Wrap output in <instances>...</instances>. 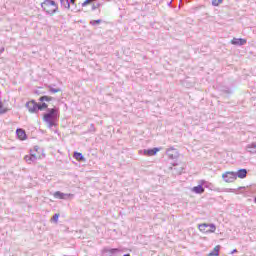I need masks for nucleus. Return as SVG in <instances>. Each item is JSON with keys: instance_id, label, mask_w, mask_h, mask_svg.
I'll return each instance as SVG.
<instances>
[{"instance_id": "obj_22", "label": "nucleus", "mask_w": 256, "mask_h": 256, "mask_svg": "<svg viewBox=\"0 0 256 256\" xmlns=\"http://www.w3.org/2000/svg\"><path fill=\"white\" fill-rule=\"evenodd\" d=\"M93 1H95V0H85L82 3V7H87V5H91V3H93Z\"/></svg>"}, {"instance_id": "obj_13", "label": "nucleus", "mask_w": 256, "mask_h": 256, "mask_svg": "<svg viewBox=\"0 0 256 256\" xmlns=\"http://www.w3.org/2000/svg\"><path fill=\"white\" fill-rule=\"evenodd\" d=\"M238 179H245L247 177V169H240L236 173V178Z\"/></svg>"}, {"instance_id": "obj_18", "label": "nucleus", "mask_w": 256, "mask_h": 256, "mask_svg": "<svg viewBox=\"0 0 256 256\" xmlns=\"http://www.w3.org/2000/svg\"><path fill=\"white\" fill-rule=\"evenodd\" d=\"M49 107V105H47V103L43 102L42 104H38V111H45V109H47Z\"/></svg>"}, {"instance_id": "obj_26", "label": "nucleus", "mask_w": 256, "mask_h": 256, "mask_svg": "<svg viewBox=\"0 0 256 256\" xmlns=\"http://www.w3.org/2000/svg\"><path fill=\"white\" fill-rule=\"evenodd\" d=\"M61 3H66L67 4L66 7H69V0H61Z\"/></svg>"}, {"instance_id": "obj_2", "label": "nucleus", "mask_w": 256, "mask_h": 256, "mask_svg": "<svg viewBox=\"0 0 256 256\" xmlns=\"http://www.w3.org/2000/svg\"><path fill=\"white\" fill-rule=\"evenodd\" d=\"M41 7L48 15H54L59 12V5L53 0H45L41 3Z\"/></svg>"}, {"instance_id": "obj_24", "label": "nucleus", "mask_w": 256, "mask_h": 256, "mask_svg": "<svg viewBox=\"0 0 256 256\" xmlns=\"http://www.w3.org/2000/svg\"><path fill=\"white\" fill-rule=\"evenodd\" d=\"M101 23V20H93L90 22V25H99Z\"/></svg>"}, {"instance_id": "obj_6", "label": "nucleus", "mask_w": 256, "mask_h": 256, "mask_svg": "<svg viewBox=\"0 0 256 256\" xmlns=\"http://www.w3.org/2000/svg\"><path fill=\"white\" fill-rule=\"evenodd\" d=\"M26 108L29 111V113H38L39 104L35 102V100H30L26 103Z\"/></svg>"}, {"instance_id": "obj_4", "label": "nucleus", "mask_w": 256, "mask_h": 256, "mask_svg": "<svg viewBox=\"0 0 256 256\" xmlns=\"http://www.w3.org/2000/svg\"><path fill=\"white\" fill-rule=\"evenodd\" d=\"M30 154H32V157H35L36 160L37 159H43V157H45V153L43 152V148H41L39 146H34L30 150Z\"/></svg>"}, {"instance_id": "obj_25", "label": "nucleus", "mask_w": 256, "mask_h": 256, "mask_svg": "<svg viewBox=\"0 0 256 256\" xmlns=\"http://www.w3.org/2000/svg\"><path fill=\"white\" fill-rule=\"evenodd\" d=\"M52 219L55 221V223H57V221H59V214H55Z\"/></svg>"}, {"instance_id": "obj_30", "label": "nucleus", "mask_w": 256, "mask_h": 256, "mask_svg": "<svg viewBox=\"0 0 256 256\" xmlns=\"http://www.w3.org/2000/svg\"><path fill=\"white\" fill-rule=\"evenodd\" d=\"M254 202L256 203V197H255V199H254Z\"/></svg>"}, {"instance_id": "obj_23", "label": "nucleus", "mask_w": 256, "mask_h": 256, "mask_svg": "<svg viewBox=\"0 0 256 256\" xmlns=\"http://www.w3.org/2000/svg\"><path fill=\"white\" fill-rule=\"evenodd\" d=\"M49 91L50 93H61V89H55V88H52L51 86H49Z\"/></svg>"}, {"instance_id": "obj_15", "label": "nucleus", "mask_w": 256, "mask_h": 256, "mask_svg": "<svg viewBox=\"0 0 256 256\" xmlns=\"http://www.w3.org/2000/svg\"><path fill=\"white\" fill-rule=\"evenodd\" d=\"M219 251H221V245H216L213 249V251H211L208 256H219Z\"/></svg>"}, {"instance_id": "obj_14", "label": "nucleus", "mask_w": 256, "mask_h": 256, "mask_svg": "<svg viewBox=\"0 0 256 256\" xmlns=\"http://www.w3.org/2000/svg\"><path fill=\"white\" fill-rule=\"evenodd\" d=\"M24 161H26V163L31 165V163H33L34 161H37V160L35 157H33V154L30 153V154L24 156Z\"/></svg>"}, {"instance_id": "obj_9", "label": "nucleus", "mask_w": 256, "mask_h": 256, "mask_svg": "<svg viewBox=\"0 0 256 256\" xmlns=\"http://www.w3.org/2000/svg\"><path fill=\"white\" fill-rule=\"evenodd\" d=\"M159 151H160L159 148H152V149L144 150V155H146V157H153V155H157V153H159Z\"/></svg>"}, {"instance_id": "obj_7", "label": "nucleus", "mask_w": 256, "mask_h": 256, "mask_svg": "<svg viewBox=\"0 0 256 256\" xmlns=\"http://www.w3.org/2000/svg\"><path fill=\"white\" fill-rule=\"evenodd\" d=\"M116 253H119V249L117 248H113V249L104 248L102 250V254L105 256H115Z\"/></svg>"}, {"instance_id": "obj_1", "label": "nucleus", "mask_w": 256, "mask_h": 256, "mask_svg": "<svg viewBox=\"0 0 256 256\" xmlns=\"http://www.w3.org/2000/svg\"><path fill=\"white\" fill-rule=\"evenodd\" d=\"M42 120L46 123L48 129L57 127L59 123V109H57V107L48 109L47 112L43 114Z\"/></svg>"}, {"instance_id": "obj_12", "label": "nucleus", "mask_w": 256, "mask_h": 256, "mask_svg": "<svg viewBox=\"0 0 256 256\" xmlns=\"http://www.w3.org/2000/svg\"><path fill=\"white\" fill-rule=\"evenodd\" d=\"M193 193H196L197 195H201L203 193H205V188H203V186L198 185V186H194L192 188Z\"/></svg>"}, {"instance_id": "obj_17", "label": "nucleus", "mask_w": 256, "mask_h": 256, "mask_svg": "<svg viewBox=\"0 0 256 256\" xmlns=\"http://www.w3.org/2000/svg\"><path fill=\"white\" fill-rule=\"evenodd\" d=\"M247 150L249 153H256V143L249 144L247 146Z\"/></svg>"}, {"instance_id": "obj_21", "label": "nucleus", "mask_w": 256, "mask_h": 256, "mask_svg": "<svg viewBox=\"0 0 256 256\" xmlns=\"http://www.w3.org/2000/svg\"><path fill=\"white\" fill-rule=\"evenodd\" d=\"M3 113H7V108L0 102V115H3Z\"/></svg>"}, {"instance_id": "obj_11", "label": "nucleus", "mask_w": 256, "mask_h": 256, "mask_svg": "<svg viewBox=\"0 0 256 256\" xmlns=\"http://www.w3.org/2000/svg\"><path fill=\"white\" fill-rule=\"evenodd\" d=\"M55 199H67V197H71V194H65L60 191H56L54 193Z\"/></svg>"}, {"instance_id": "obj_29", "label": "nucleus", "mask_w": 256, "mask_h": 256, "mask_svg": "<svg viewBox=\"0 0 256 256\" xmlns=\"http://www.w3.org/2000/svg\"><path fill=\"white\" fill-rule=\"evenodd\" d=\"M205 183V181H202V185Z\"/></svg>"}, {"instance_id": "obj_27", "label": "nucleus", "mask_w": 256, "mask_h": 256, "mask_svg": "<svg viewBox=\"0 0 256 256\" xmlns=\"http://www.w3.org/2000/svg\"><path fill=\"white\" fill-rule=\"evenodd\" d=\"M233 253H237V249H234L231 254L233 255Z\"/></svg>"}, {"instance_id": "obj_3", "label": "nucleus", "mask_w": 256, "mask_h": 256, "mask_svg": "<svg viewBox=\"0 0 256 256\" xmlns=\"http://www.w3.org/2000/svg\"><path fill=\"white\" fill-rule=\"evenodd\" d=\"M198 229L200 233H204L205 235L209 233H215V231H217V227L214 224L208 223L199 224Z\"/></svg>"}, {"instance_id": "obj_28", "label": "nucleus", "mask_w": 256, "mask_h": 256, "mask_svg": "<svg viewBox=\"0 0 256 256\" xmlns=\"http://www.w3.org/2000/svg\"><path fill=\"white\" fill-rule=\"evenodd\" d=\"M72 3H75V0H70Z\"/></svg>"}, {"instance_id": "obj_19", "label": "nucleus", "mask_w": 256, "mask_h": 256, "mask_svg": "<svg viewBox=\"0 0 256 256\" xmlns=\"http://www.w3.org/2000/svg\"><path fill=\"white\" fill-rule=\"evenodd\" d=\"M39 101H41L42 103H43V101H47V102L53 101V97H51V96H41L39 98Z\"/></svg>"}, {"instance_id": "obj_10", "label": "nucleus", "mask_w": 256, "mask_h": 256, "mask_svg": "<svg viewBox=\"0 0 256 256\" xmlns=\"http://www.w3.org/2000/svg\"><path fill=\"white\" fill-rule=\"evenodd\" d=\"M16 135L20 141H25V139H27V133H25V130L23 129H17Z\"/></svg>"}, {"instance_id": "obj_20", "label": "nucleus", "mask_w": 256, "mask_h": 256, "mask_svg": "<svg viewBox=\"0 0 256 256\" xmlns=\"http://www.w3.org/2000/svg\"><path fill=\"white\" fill-rule=\"evenodd\" d=\"M221 3H223V0H212V5L214 7H219V5H221Z\"/></svg>"}, {"instance_id": "obj_5", "label": "nucleus", "mask_w": 256, "mask_h": 256, "mask_svg": "<svg viewBox=\"0 0 256 256\" xmlns=\"http://www.w3.org/2000/svg\"><path fill=\"white\" fill-rule=\"evenodd\" d=\"M222 178L224 179L225 183H234V181H237V173L226 172L222 174Z\"/></svg>"}, {"instance_id": "obj_8", "label": "nucleus", "mask_w": 256, "mask_h": 256, "mask_svg": "<svg viewBox=\"0 0 256 256\" xmlns=\"http://www.w3.org/2000/svg\"><path fill=\"white\" fill-rule=\"evenodd\" d=\"M230 43L232 45H246L247 44V39L243 38H233Z\"/></svg>"}, {"instance_id": "obj_16", "label": "nucleus", "mask_w": 256, "mask_h": 256, "mask_svg": "<svg viewBox=\"0 0 256 256\" xmlns=\"http://www.w3.org/2000/svg\"><path fill=\"white\" fill-rule=\"evenodd\" d=\"M74 158L76 159V161H85V156H83V154H81L80 152H75Z\"/></svg>"}]
</instances>
